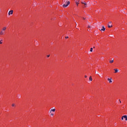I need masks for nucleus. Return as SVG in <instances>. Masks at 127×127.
<instances>
[{"mask_svg": "<svg viewBox=\"0 0 127 127\" xmlns=\"http://www.w3.org/2000/svg\"><path fill=\"white\" fill-rule=\"evenodd\" d=\"M6 30V27L5 26L3 27L0 31V35H1V36L4 35V34H5Z\"/></svg>", "mask_w": 127, "mask_h": 127, "instance_id": "obj_1", "label": "nucleus"}, {"mask_svg": "<svg viewBox=\"0 0 127 127\" xmlns=\"http://www.w3.org/2000/svg\"><path fill=\"white\" fill-rule=\"evenodd\" d=\"M70 4V1H68L66 4H64L63 5V7H67V5H69Z\"/></svg>", "mask_w": 127, "mask_h": 127, "instance_id": "obj_2", "label": "nucleus"}, {"mask_svg": "<svg viewBox=\"0 0 127 127\" xmlns=\"http://www.w3.org/2000/svg\"><path fill=\"white\" fill-rule=\"evenodd\" d=\"M121 119L122 120H124V119H125V121H127V116L124 115V116H122Z\"/></svg>", "mask_w": 127, "mask_h": 127, "instance_id": "obj_3", "label": "nucleus"}, {"mask_svg": "<svg viewBox=\"0 0 127 127\" xmlns=\"http://www.w3.org/2000/svg\"><path fill=\"white\" fill-rule=\"evenodd\" d=\"M13 14V10H10L8 13V15H11V14Z\"/></svg>", "mask_w": 127, "mask_h": 127, "instance_id": "obj_4", "label": "nucleus"}, {"mask_svg": "<svg viewBox=\"0 0 127 127\" xmlns=\"http://www.w3.org/2000/svg\"><path fill=\"white\" fill-rule=\"evenodd\" d=\"M99 30H100V31H105V30H106V28H105V27L103 26L102 28L99 29Z\"/></svg>", "mask_w": 127, "mask_h": 127, "instance_id": "obj_5", "label": "nucleus"}, {"mask_svg": "<svg viewBox=\"0 0 127 127\" xmlns=\"http://www.w3.org/2000/svg\"><path fill=\"white\" fill-rule=\"evenodd\" d=\"M107 80L109 81V83H113V81H112V77L108 78Z\"/></svg>", "mask_w": 127, "mask_h": 127, "instance_id": "obj_6", "label": "nucleus"}, {"mask_svg": "<svg viewBox=\"0 0 127 127\" xmlns=\"http://www.w3.org/2000/svg\"><path fill=\"white\" fill-rule=\"evenodd\" d=\"M113 25H112V22H109L108 23V28H111V27H112Z\"/></svg>", "mask_w": 127, "mask_h": 127, "instance_id": "obj_7", "label": "nucleus"}, {"mask_svg": "<svg viewBox=\"0 0 127 127\" xmlns=\"http://www.w3.org/2000/svg\"><path fill=\"white\" fill-rule=\"evenodd\" d=\"M55 111H56V109H55V108L51 109L50 112L51 113H54L55 112Z\"/></svg>", "mask_w": 127, "mask_h": 127, "instance_id": "obj_8", "label": "nucleus"}, {"mask_svg": "<svg viewBox=\"0 0 127 127\" xmlns=\"http://www.w3.org/2000/svg\"><path fill=\"white\" fill-rule=\"evenodd\" d=\"M81 3L84 4V7H87V3H86V2H82Z\"/></svg>", "mask_w": 127, "mask_h": 127, "instance_id": "obj_9", "label": "nucleus"}, {"mask_svg": "<svg viewBox=\"0 0 127 127\" xmlns=\"http://www.w3.org/2000/svg\"><path fill=\"white\" fill-rule=\"evenodd\" d=\"M50 116H51L52 117H53V116H54V112H50Z\"/></svg>", "mask_w": 127, "mask_h": 127, "instance_id": "obj_10", "label": "nucleus"}, {"mask_svg": "<svg viewBox=\"0 0 127 127\" xmlns=\"http://www.w3.org/2000/svg\"><path fill=\"white\" fill-rule=\"evenodd\" d=\"M115 73H118V72H119V69H118V68H115L114 69Z\"/></svg>", "mask_w": 127, "mask_h": 127, "instance_id": "obj_11", "label": "nucleus"}, {"mask_svg": "<svg viewBox=\"0 0 127 127\" xmlns=\"http://www.w3.org/2000/svg\"><path fill=\"white\" fill-rule=\"evenodd\" d=\"M89 81H93V78H92V76L89 77Z\"/></svg>", "mask_w": 127, "mask_h": 127, "instance_id": "obj_12", "label": "nucleus"}, {"mask_svg": "<svg viewBox=\"0 0 127 127\" xmlns=\"http://www.w3.org/2000/svg\"><path fill=\"white\" fill-rule=\"evenodd\" d=\"M75 3H76V5H78V4H79V0H76Z\"/></svg>", "mask_w": 127, "mask_h": 127, "instance_id": "obj_13", "label": "nucleus"}, {"mask_svg": "<svg viewBox=\"0 0 127 127\" xmlns=\"http://www.w3.org/2000/svg\"><path fill=\"white\" fill-rule=\"evenodd\" d=\"M109 62H110V63H111V64L114 63V60L110 61Z\"/></svg>", "mask_w": 127, "mask_h": 127, "instance_id": "obj_14", "label": "nucleus"}, {"mask_svg": "<svg viewBox=\"0 0 127 127\" xmlns=\"http://www.w3.org/2000/svg\"><path fill=\"white\" fill-rule=\"evenodd\" d=\"M12 107H14V108H15V104L13 103L12 104Z\"/></svg>", "mask_w": 127, "mask_h": 127, "instance_id": "obj_15", "label": "nucleus"}, {"mask_svg": "<svg viewBox=\"0 0 127 127\" xmlns=\"http://www.w3.org/2000/svg\"><path fill=\"white\" fill-rule=\"evenodd\" d=\"M90 52H93V48H90Z\"/></svg>", "mask_w": 127, "mask_h": 127, "instance_id": "obj_16", "label": "nucleus"}, {"mask_svg": "<svg viewBox=\"0 0 127 127\" xmlns=\"http://www.w3.org/2000/svg\"><path fill=\"white\" fill-rule=\"evenodd\" d=\"M92 27H91V26L89 25L88 26V28L89 29V28H91Z\"/></svg>", "mask_w": 127, "mask_h": 127, "instance_id": "obj_17", "label": "nucleus"}, {"mask_svg": "<svg viewBox=\"0 0 127 127\" xmlns=\"http://www.w3.org/2000/svg\"><path fill=\"white\" fill-rule=\"evenodd\" d=\"M88 31H89V32H90V31H91V29H88Z\"/></svg>", "mask_w": 127, "mask_h": 127, "instance_id": "obj_18", "label": "nucleus"}, {"mask_svg": "<svg viewBox=\"0 0 127 127\" xmlns=\"http://www.w3.org/2000/svg\"><path fill=\"white\" fill-rule=\"evenodd\" d=\"M88 76L87 75H85L84 77L87 78Z\"/></svg>", "mask_w": 127, "mask_h": 127, "instance_id": "obj_19", "label": "nucleus"}, {"mask_svg": "<svg viewBox=\"0 0 127 127\" xmlns=\"http://www.w3.org/2000/svg\"><path fill=\"white\" fill-rule=\"evenodd\" d=\"M65 38L67 39V38H69V37L68 36L67 37H65Z\"/></svg>", "mask_w": 127, "mask_h": 127, "instance_id": "obj_20", "label": "nucleus"}, {"mask_svg": "<svg viewBox=\"0 0 127 127\" xmlns=\"http://www.w3.org/2000/svg\"><path fill=\"white\" fill-rule=\"evenodd\" d=\"M0 44H2V42H1L0 41Z\"/></svg>", "mask_w": 127, "mask_h": 127, "instance_id": "obj_21", "label": "nucleus"}, {"mask_svg": "<svg viewBox=\"0 0 127 127\" xmlns=\"http://www.w3.org/2000/svg\"><path fill=\"white\" fill-rule=\"evenodd\" d=\"M119 101L120 103H122V101H121V100H119Z\"/></svg>", "mask_w": 127, "mask_h": 127, "instance_id": "obj_22", "label": "nucleus"}, {"mask_svg": "<svg viewBox=\"0 0 127 127\" xmlns=\"http://www.w3.org/2000/svg\"><path fill=\"white\" fill-rule=\"evenodd\" d=\"M83 19H85V18H83Z\"/></svg>", "mask_w": 127, "mask_h": 127, "instance_id": "obj_23", "label": "nucleus"}, {"mask_svg": "<svg viewBox=\"0 0 127 127\" xmlns=\"http://www.w3.org/2000/svg\"><path fill=\"white\" fill-rule=\"evenodd\" d=\"M48 57H49V56H48Z\"/></svg>", "mask_w": 127, "mask_h": 127, "instance_id": "obj_24", "label": "nucleus"}]
</instances>
